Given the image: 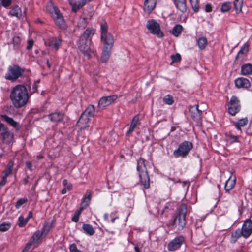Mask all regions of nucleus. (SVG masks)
Masks as SVG:
<instances>
[{
	"label": "nucleus",
	"mask_w": 252,
	"mask_h": 252,
	"mask_svg": "<svg viewBox=\"0 0 252 252\" xmlns=\"http://www.w3.org/2000/svg\"><path fill=\"white\" fill-rule=\"evenodd\" d=\"M9 97L13 106L20 108L27 104L30 96L25 86L17 85L11 89Z\"/></svg>",
	"instance_id": "obj_1"
},
{
	"label": "nucleus",
	"mask_w": 252,
	"mask_h": 252,
	"mask_svg": "<svg viewBox=\"0 0 252 252\" xmlns=\"http://www.w3.org/2000/svg\"><path fill=\"white\" fill-rule=\"evenodd\" d=\"M48 13L58 28L62 30L67 29V25L63 15L51 0L48 1Z\"/></svg>",
	"instance_id": "obj_2"
},
{
	"label": "nucleus",
	"mask_w": 252,
	"mask_h": 252,
	"mask_svg": "<svg viewBox=\"0 0 252 252\" xmlns=\"http://www.w3.org/2000/svg\"><path fill=\"white\" fill-rule=\"evenodd\" d=\"M137 170L139 173L140 182L145 189L150 187V178L146 166V160L139 158L137 160Z\"/></svg>",
	"instance_id": "obj_3"
},
{
	"label": "nucleus",
	"mask_w": 252,
	"mask_h": 252,
	"mask_svg": "<svg viewBox=\"0 0 252 252\" xmlns=\"http://www.w3.org/2000/svg\"><path fill=\"white\" fill-rule=\"evenodd\" d=\"M101 42L103 47H113L114 42L113 36L108 32V25L105 20L100 25Z\"/></svg>",
	"instance_id": "obj_4"
},
{
	"label": "nucleus",
	"mask_w": 252,
	"mask_h": 252,
	"mask_svg": "<svg viewBox=\"0 0 252 252\" xmlns=\"http://www.w3.org/2000/svg\"><path fill=\"white\" fill-rule=\"evenodd\" d=\"M24 72V69L21 68L17 64L10 65L8 67L7 72L5 78L7 80L15 82L19 78L21 77Z\"/></svg>",
	"instance_id": "obj_5"
},
{
	"label": "nucleus",
	"mask_w": 252,
	"mask_h": 252,
	"mask_svg": "<svg viewBox=\"0 0 252 252\" xmlns=\"http://www.w3.org/2000/svg\"><path fill=\"white\" fill-rule=\"evenodd\" d=\"M192 148V143L189 141H185L179 145L177 149L174 150L173 155L176 158L179 157L185 158Z\"/></svg>",
	"instance_id": "obj_6"
},
{
	"label": "nucleus",
	"mask_w": 252,
	"mask_h": 252,
	"mask_svg": "<svg viewBox=\"0 0 252 252\" xmlns=\"http://www.w3.org/2000/svg\"><path fill=\"white\" fill-rule=\"evenodd\" d=\"M252 233V221L251 220H246L242 226L241 230L237 229L235 232V237L239 238L243 236L249 237Z\"/></svg>",
	"instance_id": "obj_7"
},
{
	"label": "nucleus",
	"mask_w": 252,
	"mask_h": 252,
	"mask_svg": "<svg viewBox=\"0 0 252 252\" xmlns=\"http://www.w3.org/2000/svg\"><path fill=\"white\" fill-rule=\"evenodd\" d=\"M228 112L232 116H235L241 110L240 101L235 95L232 96L227 104Z\"/></svg>",
	"instance_id": "obj_8"
},
{
	"label": "nucleus",
	"mask_w": 252,
	"mask_h": 252,
	"mask_svg": "<svg viewBox=\"0 0 252 252\" xmlns=\"http://www.w3.org/2000/svg\"><path fill=\"white\" fill-rule=\"evenodd\" d=\"M146 27L152 34H156L158 37L163 36V33L160 30V25L155 20H149L147 22Z\"/></svg>",
	"instance_id": "obj_9"
},
{
	"label": "nucleus",
	"mask_w": 252,
	"mask_h": 252,
	"mask_svg": "<svg viewBox=\"0 0 252 252\" xmlns=\"http://www.w3.org/2000/svg\"><path fill=\"white\" fill-rule=\"evenodd\" d=\"M90 41L89 40L80 39L78 42V48L88 58L91 57L92 52L89 46Z\"/></svg>",
	"instance_id": "obj_10"
},
{
	"label": "nucleus",
	"mask_w": 252,
	"mask_h": 252,
	"mask_svg": "<svg viewBox=\"0 0 252 252\" xmlns=\"http://www.w3.org/2000/svg\"><path fill=\"white\" fill-rule=\"evenodd\" d=\"M118 98V96L113 94L101 97L98 101V107L104 109L106 106L113 103Z\"/></svg>",
	"instance_id": "obj_11"
},
{
	"label": "nucleus",
	"mask_w": 252,
	"mask_h": 252,
	"mask_svg": "<svg viewBox=\"0 0 252 252\" xmlns=\"http://www.w3.org/2000/svg\"><path fill=\"white\" fill-rule=\"evenodd\" d=\"M184 241L185 238L182 236L175 237L168 243L167 246L168 250L169 251H174L179 249Z\"/></svg>",
	"instance_id": "obj_12"
},
{
	"label": "nucleus",
	"mask_w": 252,
	"mask_h": 252,
	"mask_svg": "<svg viewBox=\"0 0 252 252\" xmlns=\"http://www.w3.org/2000/svg\"><path fill=\"white\" fill-rule=\"evenodd\" d=\"M186 224V220L185 218L176 216L169 226H172L174 229L180 231L183 229Z\"/></svg>",
	"instance_id": "obj_13"
},
{
	"label": "nucleus",
	"mask_w": 252,
	"mask_h": 252,
	"mask_svg": "<svg viewBox=\"0 0 252 252\" xmlns=\"http://www.w3.org/2000/svg\"><path fill=\"white\" fill-rule=\"evenodd\" d=\"M48 36L50 37L48 40V47L50 50L57 51L59 49L62 43L61 37L59 36L51 37V35L49 33Z\"/></svg>",
	"instance_id": "obj_14"
},
{
	"label": "nucleus",
	"mask_w": 252,
	"mask_h": 252,
	"mask_svg": "<svg viewBox=\"0 0 252 252\" xmlns=\"http://www.w3.org/2000/svg\"><path fill=\"white\" fill-rule=\"evenodd\" d=\"M189 112L194 121L199 122L201 120L202 111L199 110L198 105L191 106L189 109Z\"/></svg>",
	"instance_id": "obj_15"
},
{
	"label": "nucleus",
	"mask_w": 252,
	"mask_h": 252,
	"mask_svg": "<svg viewBox=\"0 0 252 252\" xmlns=\"http://www.w3.org/2000/svg\"><path fill=\"white\" fill-rule=\"evenodd\" d=\"M235 85L237 88L248 89L251 87L249 80L244 77H239L235 79Z\"/></svg>",
	"instance_id": "obj_16"
},
{
	"label": "nucleus",
	"mask_w": 252,
	"mask_h": 252,
	"mask_svg": "<svg viewBox=\"0 0 252 252\" xmlns=\"http://www.w3.org/2000/svg\"><path fill=\"white\" fill-rule=\"evenodd\" d=\"M157 3V0H145L144 2L143 9L145 12L150 14L155 9Z\"/></svg>",
	"instance_id": "obj_17"
},
{
	"label": "nucleus",
	"mask_w": 252,
	"mask_h": 252,
	"mask_svg": "<svg viewBox=\"0 0 252 252\" xmlns=\"http://www.w3.org/2000/svg\"><path fill=\"white\" fill-rule=\"evenodd\" d=\"M90 121L89 118L84 116V115H81L77 123V126L81 130H84L89 126V123Z\"/></svg>",
	"instance_id": "obj_18"
},
{
	"label": "nucleus",
	"mask_w": 252,
	"mask_h": 252,
	"mask_svg": "<svg viewBox=\"0 0 252 252\" xmlns=\"http://www.w3.org/2000/svg\"><path fill=\"white\" fill-rule=\"evenodd\" d=\"M46 233L44 229L36 231L31 239L36 244H38L46 236Z\"/></svg>",
	"instance_id": "obj_19"
},
{
	"label": "nucleus",
	"mask_w": 252,
	"mask_h": 252,
	"mask_svg": "<svg viewBox=\"0 0 252 252\" xmlns=\"http://www.w3.org/2000/svg\"><path fill=\"white\" fill-rule=\"evenodd\" d=\"M236 184V177L234 175H231L229 178L226 181L224 189L226 192H228L232 189Z\"/></svg>",
	"instance_id": "obj_20"
},
{
	"label": "nucleus",
	"mask_w": 252,
	"mask_h": 252,
	"mask_svg": "<svg viewBox=\"0 0 252 252\" xmlns=\"http://www.w3.org/2000/svg\"><path fill=\"white\" fill-rule=\"evenodd\" d=\"M50 120L53 123L61 122L64 118V114L61 112H57L48 115Z\"/></svg>",
	"instance_id": "obj_21"
},
{
	"label": "nucleus",
	"mask_w": 252,
	"mask_h": 252,
	"mask_svg": "<svg viewBox=\"0 0 252 252\" xmlns=\"http://www.w3.org/2000/svg\"><path fill=\"white\" fill-rule=\"evenodd\" d=\"M112 47H103L102 55L101 57V62L105 63L109 59L111 53Z\"/></svg>",
	"instance_id": "obj_22"
},
{
	"label": "nucleus",
	"mask_w": 252,
	"mask_h": 252,
	"mask_svg": "<svg viewBox=\"0 0 252 252\" xmlns=\"http://www.w3.org/2000/svg\"><path fill=\"white\" fill-rule=\"evenodd\" d=\"M95 111V107L93 105H89L86 109L81 114L84 115V116L89 118L90 119L93 118L94 116Z\"/></svg>",
	"instance_id": "obj_23"
},
{
	"label": "nucleus",
	"mask_w": 252,
	"mask_h": 252,
	"mask_svg": "<svg viewBox=\"0 0 252 252\" xmlns=\"http://www.w3.org/2000/svg\"><path fill=\"white\" fill-rule=\"evenodd\" d=\"M176 7L182 12H185L187 10L186 0H173Z\"/></svg>",
	"instance_id": "obj_24"
},
{
	"label": "nucleus",
	"mask_w": 252,
	"mask_h": 252,
	"mask_svg": "<svg viewBox=\"0 0 252 252\" xmlns=\"http://www.w3.org/2000/svg\"><path fill=\"white\" fill-rule=\"evenodd\" d=\"M95 30L93 28H87L83 32L80 39L89 40L91 41L92 37L94 34Z\"/></svg>",
	"instance_id": "obj_25"
},
{
	"label": "nucleus",
	"mask_w": 252,
	"mask_h": 252,
	"mask_svg": "<svg viewBox=\"0 0 252 252\" xmlns=\"http://www.w3.org/2000/svg\"><path fill=\"white\" fill-rule=\"evenodd\" d=\"M241 73L243 75H249L252 74V64L245 63L242 65Z\"/></svg>",
	"instance_id": "obj_26"
},
{
	"label": "nucleus",
	"mask_w": 252,
	"mask_h": 252,
	"mask_svg": "<svg viewBox=\"0 0 252 252\" xmlns=\"http://www.w3.org/2000/svg\"><path fill=\"white\" fill-rule=\"evenodd\" d=\"M91 199V191L89 190H87L86 192L85 195L83 198V200L81 202V206L84 208L87 207Z\"/></svg>",
	"instance_id": "obj_27"
},
{
	"label": "nucleus",
	"mask_w": 252,
	"mask_h": 252,
	"mask_svg": "<svg viewBox=\"0 0 252 252\" xmlns=\"http://www.w3.org/2000/svg\"><path fill=\"white\" fill-rule=\"evenodd\" d=\"M249 46L248 43H245L243 46L241 48L240 50L238 52L237 55L236 57V60H238L239 59H243L244 55H246L248 52Z\"/></svg>",
	"instance_id": "obj_28"
},
{
	"label": "nucleus",
	"mask_w": 252,
	"mask_h": 252,
	"mask_svg": "<svg viewBox=\"0 0 252 252\" xmlns=\"http://www.w3.org/2000/svg\"><path fill=\"white\" fill-rule=\"evenodd\" d=\"M68 2L71 6L72 11L75 13L84 6L80 0L76 2L75 0H68Z\"/></svg>",
	"instance_id": "obj_29"
},
{
	"label": "nucleus",
	"mask_w": 252,
	"mask_h": 252,
	"mask_svg": "<svg viewBox=\"0 0 252 252\" xmlns=\"http://www.w3.org/2000/svg\"><path fill=\"white\" fill-rule=\"evenodd\" d=\"M9 14L11 16H14L17 18H20L22 16L21 9L18 5H15L11 8L9 11Z\"/></svg>",
	"instance_id": "obj_30"
},
{
	"label": "nucleus",
	"mask_w": 252,
	"mask_h": 252,
	"mask_svg": "<svg viewBox=\"0 0 252 252\" xmlns=\"http://www.w3.org/2000/svg\"><path fill=\"white\" fill-rule=\"evenodd\" d=\"M13 165L14 162L12 160L9 161L2 172V176L7 178L12 173Z\"/></svg>",
	"instance_id": "obj_31"
},
{
	"label": "nucleus",
	"mask_w": 252,
	"mask_h": 252,
	"mask_svg": "<svg viewBox=\"0 0 252 252\" xmlns=\"http://www.w3.org/2000/svg\"><path fill=\"white\" fill-rule=\"evenodd\" d=\"M139 116L135 115L132 119V122L130 125L129 130L127 131L126 133V135H129L134 130L136 127L137 123L139 121Z\"/></svg>",
	"instance_id": "obj_32"
},
{
	"label": "nucleus",
	"mask_w": 252,
	"mask_h": 252,
	"mask_svg": "<svg viewBox=\"0 0 252 252\" xmlns=\"http://www.w3.org/2000/svg\"><path fill=\"white\" fill-rule=\"evenodd\" d=\"M82 230L83 232L88 235L92 236L95 233V230L93 227L89 224H84L82 225Z\"/></svg>",
	"instance_id": "obj_33"
},
{
	"label": "nucleus",
	"mask_w": 252,
	"mask_h": 252,
	"mask_svg": "<svg viewBox=\"0 0 252 252\" xmlns=\"http://www.w3.org/2000/svg\"><path fill=\"white\" fill-rule=\"evenodd\" d=\"M248 119L247 117L241 119L237 122H234V125L239 130L241 129L242 127H244L247 125Z\"/></svg>",
	"instance_id": "obj_34"
},
{
	"label": "nucleus",
	"mask_w": 252,
	"mask_h": 252,
	"mask_svg": "<svg viewBox=\"0 0 252 252\" xmlns=\"http://www.w3.org/2000/svg\"><path fill=\"white\" fill-rule=\"evenodd\" d=\"M0 117L3 120L12 126L14 127H17L18 123L16 121H15L12 118L8 117L6 115H1Z\"/></svg>",
	"instance_id": "obj_35"
},
{
	"label": "nucleus",
	"mask_w": 252,
	"mask_h": 252,
	"mask_svg": "<svg viewBox=\"0 0 252 252\" xmlns=\"http://www.w3.org/2000/svg\"><path fill=\"white\" fill-rule=\"evenodd\" d=\"M183 30V27L182 25L177 24L176 25L172 30V34L175 37H178L181 34Z\"/></svg>",
	"instance_id": "obj_36"
},
{
	"label": "nucleus",
	"mask_w": 252,
	"mask_h": 252,
	"mask_svg": "<svg viewBox=\"0 0 252 252\" xmlns=\"http://www.w3.org/2000/svg\"><path fill=\"white\" fill-rule=\"evenodd\" d=\"M2 136L4 142L9 143L13 138V134L10 131H5L2 132Z\"/></svg>",
	"instance_id": "obj_37"
},
{
	"label": "nucleus",
	"mask_w": 252,
	"mask_h": 252,
	"mask_svg": "<svg viewBox=\"0 0 252 252\" xmlns=\"http://www.w3.org/2000/svg\"><path fill=\"white\" fill-rule=\"evenodd\" d=\"M187 206L185 204H182L179 207V213L177 215L178 216H179L180 217L184 218H185V217L187 214Z\"/></svg>",
	"instance_id": "obj_38"
},
{
	"label": "nucleus",
	"mask_w": 252,
	"mask_h": 252,
	"mask_svg": "<svg viewBox=\"0 0 252 252\" xmlns=\"http://www.w3.org/2000/svg\"><path fill=\"white\" fill-rule=\"evenodd\" d=\"M207 40L206 38L201 37L198 38L197 44L200 49L203 50L205 48L207 45Z\"/></svg>",
	"instance_id": "obj_39"
},
{
	"label": "nucleus",
	"mask_w": 252,
	"mask_h": 252,
	"mask_svg": "<svg viewBox=\"0 0 252 252\" xmlns=\"http://www.w3.org/2000/svg\"><path fill=\"white\" fill-rule=\"evenodd\" d=\"M243 0H235L234 1V7L237 13L241 11Z\"/></svg>",
	"instance_id": "obj_40"
},
{
	"label": "nucleus",
	"mask_w": 252,
	"mask_h": 252,
	"mask_svg": "<svg viewBox=\"0 0 252 252\" xmlns=\"http://www.w3.org/2000/svg\"><path fill=\"white\" fill-rule=\"evenodd\" d=\"M11 224L9 222H4L0 224V231L5 232L11 227Z\"/></svg>",
	"instance_id": "obj_41"
},
{
	"label": "nucleus",
	"mask_w": 252,
	"mask_h": 252,
	"mask_svg": "<svg viewBox=\"0 0 252 252\" xmlns=\"http://www.w3.org/2000/svg\"><path fill=\"white\" fill-rule=\"evenodd\" d=\"M28 221V219L24 218L23 216H20L18 218V226L20 227H23L26 225Z\"/></svg>",
	"instance_id": "obj_42"
},
{
	"label": "nucleus",
	"mask_w": 252,
	"mask_h": 252,
	"mask_svg": "<svg viewBox=\"0 0 252 252\" xmlns=\"http://www.w3.org/2000/svg\"><path fill=\"white\" fill-rule=\"evenodd\" d=\"M171 58L172 59V62L170 63L171 65H172L174 63L180 62L181 60V56L179 53H176V54H172L171 55Z\"/></svg>",
	"instance_id": "obj_43"
},
{
	"label": "nucleus",
	"mask_w": 252,
	"mask_h": 252,
	"mask_svg": "<svg viewBox=\"0 0 252 252\" xmlns=\"http://www.w3.org/2000/svg\"><path fill=\"white\" fill-rule=\"evenodd\" d=\"M163 101L164 103L168 105H172L174 102L173 97L170 94L166 95L163 98Z\"/></svg>",
	"instance_id": "obj_44"
},
{
	"label": "nucleus",
	"mask_w": 252,
	"mask_h": 252,
	"mask_svg": "<svg viewBox=\"0 0 252 252\" xmlns=\"http://www.w3.org/2000/svg\"><path fill=\"white\" fill-rule=\"evenodd\" d=\"M192 9L194 12H197L199 10L198 0H189Z\"/></svg>",
	"instance_id": "obj_45"
},
{
	"label": "nucleus",
	"mask_w": 252,
	"mask_h": 252,
	"mask_svg": "<svg viewBox=\"0 0 252 252\" xmlns=\"http://www.w3.org/2000/svg\"><path fill=\"white\" fill-rule=\"evenodd\" d=\"M238 138V136L233 135L231 134H229L226 135V140L230 143L237 142Z\"/></svg>",
	"instance_id": "obj_46"
},
{
	"label": "nucleus",
	"mask_w": 252,
	"mask_h": 252,
	"mask_svg": "<svg viewBox=\"0 0 252 252\" xmlns=\"http://www.w3.org/2000/svg\"><path fill=\"white\" fill-rule=\"evenodd\" d=\"M33 244H36L31 239H30V240L28 242L26 245L24 247V248L23 249L22 252H28L31 248Z\"/></svg>",
	"instance_id": "obj_47"
},
{
	"label": "nucleus",
	"mask_w": 252,
	"mask_h": 252,
	"mask_svg": "<svg viewBox=\"0 0 252 252\" xmlns=\"http://www.w3.org/2000/svg\"><path fill=\"white\" fill-rule=\"evenodd\" d=\"M27 201V199L26 198L19 199L16 203L15 208L19 209L23 204Z\"/></svg>",
	"instance_id": "obj_48"
},
{
	"label": "nucleus",
	"mask_w": 252,
	"mask_h": 252,
	"mask_svg": "<svg viewBox=\"0 0 252 252\" xmlns=\"http://www.w3.org/2000/svg\"><path fill=\"white\" fill-rule=\"evenodd\" d=\"M21 43V39L18 36H15L13 38V44L15 48H18Z\"/></svg>",
	"instance_id": "obj_49"
},
{
	"label": "nucleus",
	"mask_w": 252,
	"mask_h": 252,
	"mask_svg": "<svg viewBox=\"0 0 252 252\" xmlns=\"http://www.w3.org/2000/svg\"><path fill=\"white\" fill-rule=\"evenodd\" d=\"M230 9V3L229 2H225L222 4L221 11L222 12H226Z\"/></svg>",
	"instance_id": "obj_50"
},
{
	"label": "nucleus",
	"mask_w": 252,
	"mask_h": 252,
	"mask_svg": "<svg viewBox=\"0 0 252 252\" xmlns=\"http://www.w3.org/2000/svg\"><path fill=\"white\" fill-rule=\"evenodd\" d=\"M87 26V22L85 18L80 19L78 23V26L80 28L84 29Z\"/></svg>",
	"instance_id": "obj_51"
},
{
	"label": "nucleus",
	"mask_w": 252,
	"mask_h": 252,
	"mask_svg": "<svg viewBox=\"0 0 252 252\" xmlns=\"http://www.w3.org/2000/svg\"><path fill=\"white\" fill-rule=\"evenodd\" d=\"M0 4L4 7L7 8L11 4V0H0Z\"/></svg>",
	"instance_id": "obj_52"
},
{
	"label": "nucleus",
	"mask_w": 252,
	"mask_h": 252,
	"mask_svg": "<svg viewBox=\"0 0 252 252\" xmlns=\"http://www.w3.org/2000/svg\"><path fill=\"white\" fill-rule=\"evenodd\" d=\"M63 185L64 187L67 188L68 190H70L72 189V184L68 183L66 179H64L63 181Z\"/></svg>",
	"instance_id": "obj_53"
},
{
	"label": "nucleus",
	"mask_w": 252,
	"mask_h": 252,
	"mask_svg": "<svg viewBox=\"0 0 252 252\" xmlns=\"http://www.w3.org/2000/svg\"><path fill=\"white\" fill-rule=\"evenodd\" d=\"M69 249L70 252H82L80 250H78L75 244H72L70 245Z\"/></svg>",
	"instance_id": "obj_54"
},
{
	"label": "nucleus",
	"mask_w": 252,
	"mask_h": 252,
	"mask_svg": "<svg viewBox=\"0 0 252 252\" xmlns=\"http://www.w3.org/2000/svg\"><path fill=\"white\" fill-rule=\"evenodd\" d=\"M6 179H7L6 177L2 176L1 180L0 182V189H1L2 187H3L5 185V184L7 182Z\"/></svg>",
	"instance_id": "obj_55"
},
{
	"label": "nucleus",
	"mask_w": 252,
	"mask_h": 252,
	"mask_svg": "<svg viewBox=\"0 0 252 252\" xmlns=\"http://www.w3.org/2000/svg\"><path fill=\"white\" fill-rule=\"evenodd\" d=\"M33 40H29L28 41V46L27 47V49L30 50L32 48L33 45Z\"/></svg>",
	"instance_id": "obj_56"
},
{
	"label": "nucleus",
	"mask_w": 252,
	"mask_h": 252,
	"mask_svg": "<svg viewBox=\"0 0 252 252\" xmlns=\"http://www.w3.org/2000/svg\"><path fill=\"white\" fill-rule=\"evenodd\" d=\"M205 10L206 12H210L212 10V6L210 4H207L205 5Z\"/></svg>",
	"instance_id": "obj_57"
},
{
	"label": "nucleus",
	"mask_w": 252,
	"mask_h": 252,
	"mask_svg": "<svg viewBox=\"0 0 252 252\" xmlns=\"http://www.w3.org/2000/svg\"><path fill=\"white\" fill-rule=\"evenodd\" d=\"M26 167L29 169L30 171H32V163L30 161H27L26 162Z\"/></svg>",
	"instance_id": "obj_58"
},
{
	"label": "nucleus",
	"mask_w": 252,
	"mask_h": 252,
	"mask_svg": "<svg viewBox=\"0 0 252 252\" xmlns=\"http://www.w3.org/2000/svg\"><path fill=\"white\" fill-rule=\"evenodd\" d=\"M79 216H78V214H76L75 213V215H74V216L72 218V220L75 222H78L79 220Z\"/></svg>",
	"instance_id": "obj_59"
},
{
	"label": "nucleus",
	"mask_w": 252,
	"mask_h": 252,
	"mask_svg": "<svg viewBox=\"0 0 252 252\" xmlns=\"http://www.w3.org/2000/svg\"><path fill=\"white\" fill-rule=\"evenodd\" d=\"M39 83V81H37L36 82H35L33 85H32V89L33 90V93H35L36 92V90H37V87H38V84Z\"/></svg>",
	"instance_id": "obj_60"
},
{
	"label": "nucleus",
	"mask_w": 252,
	"mask_h": 252,
	"mask_svg": "<svg viewBox=\"0 0 252 252\" xmlns=\"http://www.w3.org/2000/svg\"><path fill=\"white\" fill-rule=\"evenodd\" d=\"M252 125H250L249 128L247 130V133L250 135H252Z\"/></svg>",
	"instance_id": "obj_61"
},
{
	"label": "nucleus",
	"mask_w": 252,
	"mask_h": 252,
	"mask_svg": "<svg viewBox=\"0 0 252 252\" xmlns=\"http://www.w3.org/2000/svg\"><path fill=\"white\" fill-rule=\"evenodd\" d=\"M28 178H29V176H27L26 178H24L22 180V183L24 185L27 184L29 182Z\"/></svg>",
	"instance_id": "obj_62"
},
{
	"label": "nucleus",
	"mask_w": 252,
	"mask_h": 252,
	"mask_svg": "<svg viewBox=\"0 0 252 252\" xmlns=\"http://www.w3.org/2000/svg\"><path fill=\"white\" fill-rule=\"evenodd\" d=\"M85 208L83 207V206H81L80 207L79 210L78 211V212L77 213H76V214H78V216H79L80 215V214L81 213L82 211L85 209Z\"/></svg>",
	"instance_id": "obj_63"
},
{
	"label": "nucleus",
	"mask_w": 252,
	"mask_h": 252,
	"mask_svg": "<svg viewBox=\"0 0 252 252\" xmlns=\"http://www.w3.org/2000/svg\"><path fill=\"white\" fill-rule=\"evenodd\" d=\"M82 4L84 6L86 3L90 2L92 0H80Z\"/></svg>",
	"instance_id": "obj_64"
}]
</instances>
